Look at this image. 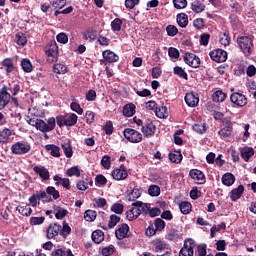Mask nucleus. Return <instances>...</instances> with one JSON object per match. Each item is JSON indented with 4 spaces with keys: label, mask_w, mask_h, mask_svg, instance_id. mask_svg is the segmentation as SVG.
I'll use <instances>...</instances> for the list:
<instances>
[{
    "label": "nucleus",
    "mask_w": 256,
    "mask_h": 256,
    "mask_svg": "<svg viewBox=\"0 0 256 256\" xmlns=\"http://www.w3.org/2000/svg\"><path fill=\"white\" fill-rule=\"evenodd\" d=\"M102 56H103V59L107 61V63H116V61H119V56L111 50H105L102 53Z\"/></svg>",
    "instance_id": "obj_19"
},
{
    "label": "nucleus",
    "mask_w": 256,
    "mask_h": 256,
    "mask_svg": "<svg viewBox=\"0 0 256 256\" xmlns=\"http://www.w3.org/2000/svg\"><path fill=\"white\" fill-rule=\"evenodd\" d=\"M11 101V94L7 92V86L0 89V111L4 109Z\"/></svg>",
    "instance_id": "obj_12"
},
{
    "label": "nucleus",
    "mask_w": 256,
    "mask_h": 256,
    "mask_svg": "<svg viewBox=\"0 0 256 256\" xmlns=\"http://www.w3.org/2000/svg\"><path fill=\"white\" fill-rule=\"evenodd\" d=\"M31 151V144L27 141H19L11 146L13 155H27Z\"/></svg>",
    "instance_id": "obj_3"
},
{
    "label": "nucleus",
    "mask_w": 256,
    "mask_h": 256,
    "mask_svg": "<svg viewBox=\"0 0 256 256\" xmlns=\"http://www.w3.org/2000/svg\"><path fill=\"white\" fill-rule=\"evenodd\" d=\"M16 43L19 47H25L27 45V36L24 33L18 32L16 34Z\"/></svg>",
    "instance_id": "obj_39"
},
{
    "label": "nucleus",
    "mask_w": 256,
    "mask_h": 256,
    "mask_svg": "<svg viewBox=\"0 0 256 256\" xmlns=\"http://www.w3.org/2000/svg\"><path fill=\"white\" fill-rule=\"evenodd\" d=\"M220 43L221 45H224V47H227V45L231 43V37H229V32H224L220 35Z\"/></svg>",
    "instance_id": "obj_52"
},
{
    "label": "nucleus",
    "mask_w": 256,
    "mask_h": 256,
    "mask_svg": "<svg viewBox=\"0 0 256 256\" xmlns=\"http://www.w3.org/2000/svg\"><path fill=\"white\" fill-rule=\"evenodd\" d=\"M132 208L126 212V217L128 221H135L139 215L142 213H147V204L141 202V201H136L132 203Z\"/></svg>",
    "instance_id": "obj_1"
},
{
    "label": "nucleus",
    "mask_w": 256,
    "mask_h": 256,
    "mask_svg": "<svg viewBox=\"0 0 256 256\" xmlns=\"http://www.w3.org/2000/svg\"><path fill=\"white\" fill-rule=\"evenodd\" d=\"M230 100L236 107H245V105H247V96L239 92L232 93Z\"/></svg>",
    "instance_id": "obj_8"
},
{
    "label": "nucleus",
    "mask_w": 256,
    "mask_h": 256,
    "mask_svg": "<svg viewBox=\"0 0 256 256\" xmlns=\"http://www.w3.org/2000/svg\"><path fill=\"white\" fill-rule=\"evenodd\" d=\"M59 233H61V225L52 223L46 230V237L47 239H55Z\"/></svg>",
    "instance_id": "obj_14"
},
{
    "label": "nucleus",
    "mask_w": 256,
    "mask_h": 256,
    "mask_svg": "<svg viewBox=\"0 0 256 256\" xmlns=\"http://www.w3.org/2000/svg\"><path fill=\"white\" fill-rule=\"evenodd\" d=\"M71 234V227L67 222H63V226H61L60 235L63 239H67Z\"/></svg>",
    "instance_id": "obj_40"
},
{
    "label": "nucleus",
    "mask_w": 256,
    "mask_h": 256,
    "mask_svg": "<svg viewBox=\"0 0 256 256\" xmlns=\"http://www.w3.org/2000/svg\"><path fill=\"white\" fill-rule=\"evenodd\" d=\"M89 185H93V182L86 178L85 180L78 181L76 187L78 191H87L89 189Z\"/></svg>",
    "instance_id": "obj_35"
},
{
    "label": "nucleus",
    "mask_w": 256,
    "mask_h": 256,
    "mask_svg": "<svg viewBox=\"0 0 256 256\" xmlns=\"http://www.w3.org/2000/svg\"><path fill=\"white\" fill-rule=\"evenodd\" d=\"M227 98V94H225L223 91L221 90H217L216 92H214V94L212 95V99L215 103H223V101H225V99Z\"/></svg>",
    "instance_id": "obj_34"
},
{
    "label": "nucleus",
    "mask_w": 256,
    "mask_h": 256,
    "mask_svg": "<svg viewBox=\"0 0 256 256\" xmlns=\"http://www.w3.org/2000/svg\"><path fill=\"white\" fill-rule=\"evenodd\" d=\"M179 207H180V211H181V213H183V215H189L191 213V208H192L191 203L182 202Z\"/></svg>",
    "instance_id": "obj_45"
},
{
    "label": "nucleus",
    "mask_w": 256,
    "mask_h": 256,
    "mask_svg": "<svg viewBox=\"0 0 256 256\" xmlns=\"http://www.w3.org/2000/svg\"><path fill=\"white\" fill-rule=\"evenodd\" d=\"M66 175L68 177H81V170L78 166H73L67 170Z\"/></svg>",
    "instance_id": "obj_43"
},
{
    "label": "nucleus",
    "mask_w": 256,
    "mask_h": 256,
    "mask_svg": "<svg viewBox=\"0 0 256 256\" xmlns=\"http://www.w3.org/2000/svg\"><path fill=\"white\" fill-rule=\"evenodd\" d=\"M157 128L155 127V124L148 120L142 127L141 132L143 133L144 137H153L155 135V130Z\"/></svg>",
    "instance_id": "obj_15"
},
{
    "label": "nucleus",
    "mask_w": 256,
    "mask_h": 256,
    "mask_svg": "<svg viewBox=\"0 0 256 256\" xmlns=\"http://www.w3.org/2000/svg\"><path fill=\"white\" fill-rule=\"evenodd\" d=\"M33 171L34 173H36V175H39V177L42 178L43 181H48L50 175L47 168H45L44 166H34Z\"/></svg>",
    "instance_id": "obj_17"
},
{
    "label": "nucleus",
    "mask_w": 256,
    "mask_h": 256,
    "mask_svg": "<svg viewBox=\"0 0 256 256\" xmlns=\"http://www.w3.org/2000/svg\"><path fill=\"white\" fill-rule=\"evenodd\" d=\"M65 119V125L66 127H73V125H77V115L76 114H68L66 116H64Z\"/></svg>",
    "instance_id": "obj_28"
},
{
    "label": "nucleus",
    "mask_w": 256,
    "mask_h": 256,
    "mask_svg": "<svg viewBox=\"0 0 256 256\" xmlns=\"http://www.w3.org/2000/svg\"><path fill=\"white\" fill-rule=\"evenodd\" d=\"M176 22L182 29H185L189 25V16L185 13L177 14Z\"/></svg>",
    "instance_id": "obj_20"
},
{
    "label": "nucleus",
    "mask_w": 256,
    "mask_h": 256,
    "mask_svg": "<svg viewBox=\"0 0 256 256\" xmlns=\"http://www.w3.org/2000/svg\"><path fill=\"white\" fill-rule=\"evenodd\" d=\"M111 211L117 215H121V213H123V204L115 203L112 205Z\"/></svg>",
    "instance_id": "obj_62"
},
{
    "label": "nucleus",
    "mask_w": 256,
    "mask_h": 256,
    "mask_svg": "<svg viewBox=\"0 0 256 256\" xmlns=\"http://www.w3.org/2000/svg\"><path fill=\"white\" fill-rule=\"evenodd\" d=\"M135 104H126L123 108V116L124 117H133L135 113Z\"/></svg>",
    "instance_id": "obj_36"
},
{
    "label": "nucleus",
    "mask_w": 256,
    "mask_h": 256,
    "mask_svg": "<svg viewBox=\"0 0 256 256\" xmlns=\"http://www.w3.org/2000/svg\"><path fill=\"white\" fill-rule=\"evenodd\" d=\"M238 47L246 57H249L253 51V37L240 36L237 38Z\"/></svg>",
    "instance_id": "obj_2"
},
{
    "label": "nucleus",
    "mask_w": 256,
    "mask_h": 256,
    "mask_svg": "<svg viewBox=\"0 0 256 256\" xmlns=\"http://www.w3.org/2000/svg\"><path fill=\"white\" fill-rule=\"evenodd\" d=\"M193 26L198 30L203 29V27H205V20H203V18L195 19L193 21Z\"/></svg>",
    "instance_id": "obj_63"
},
{
    "label": "nucleus",
    "mask_w": 256,
    "mask_h": 256,
    "mask_svg": "<svg viewBox=\"0 0 256 256\" xmlns=\"http://www.w3.org/2000/svg\"><path fill=\"white\" fill-rule=\"evenodd\" d=\"M123 25V21L121 19L116 18L111 22V29L114 32L121 31V26Z\"/></svg>",
    "instance_id": "obj_48"
},
{
    "label": "nucleus",
    "mask_w": 256,
    "mask_h": 256,
    "mask_svg": "<svg viewBox=\"0 0 256 256\" xmlns=\"http://www.w3.org/2000/svg\"><path fill=\"white\" fill-rule=\"evenodd\" d=\"M231 133H233V126L231 124L226 125L218 132L221 139H226L231 135Z\"/></svg>",
    "instance_id": "obj_29"
},
{
    "label": "nucleus",
    "mask_w": 256,
    "mask_h": 256,
    "mask_svg": "<svg viewBox=\"0 0 256 256\" xmlns=\"http://www.w3.org/2000/svg\"><path fill=\"white\" fill-rule=\"evenodd\" d=\"M45 149L46 151H50V155H52V157H61L60 149L55 146V144H47Z\"/></svg>",
    "instance_id": "obj_31"
},
{
    "label": "nucleus",
    "mask_w": 256,
    "mask_h": 256,
    "mask_svg": "<svg viewBox=\"0 0 256 256\" xmlns=\"http://www.w3.org/2000/svg\"><path fill=\"white\" fill-rule=\"evenodd\" d=\"M105 240V234L101 230H96L92 233V241L98 244Z\"/></svg>",
    "instance_id": "obj_30"
},
{
    "label": "nucleus",
    "mask_w": 256,
    "mask_h": 256,
    "mask_svg": "<svg viewBox=\"0 0 256 256\" xmlns=\"http://www.w3.org/2000/svg\"><path fill=\"white\" fill-rule=\"evenodd\" d=\"M11 137H13V130L4 128L0 133V143H11Z\"/></svg>",
    "instance_id": "obj_18"
},
{
    "label": "nucleus",
    "mask_w": 256,
    "mask_h": 256,
    "mask_svg": "<svg viewBox=\"0 0 256 256\" xmlns=\"http://www.w3.org/2000/svg\"><path fill=\"white\" fill-rule=\"evenodd\" d=\"M112 177L116 181H123L129 177V174L127 173V168L124 164L120 165L119 168H116L112 171Z\"/></svg>",
    "instance_id": "obj_11"
},
{
    "label": "nucleus",
    "mask_w": 256,
    "mask_h": 256,
    "mask_svg": "<svg viewBox=\"0 0 256 256\" xmlns=\"http://www.w3.org/2000/svg\"><path fill=\"white\" fill-rule=\"evenodd\" d=\"M195 249V241L193 239H187L184 242V246L179 252V256H193Z\"/></svg>",
    "instance_id": "obj_7"
},
{
    "label": "nucleus",
    "mask_w": 256,
    "mask_h": 256,
    "mask_svg": "<svg viewBox=\"0 0 256 256\" xmlns=\"http://www.w3.org/2000/svg\"><path fill=\"white\" fill-rule=\"evenodd\" d=\"M148 195L150 197H159L161 195V188L157 185H151L148 188Z\"/></svg>",
    "instance_id": "obj_41"
},
{
    "label": "nucleus",
    "mask_w": 256,
    "mask_h": 256,
    "mask_svg": "<svg viewBox=\"0 0 256 256\" xmlns=\"http://www.w3.org/2000/svg\"><path fill=\"white\" fill-rule=\"evenodd\" d=\"M253 155H255L253 148L245 147L241 150V157L244 161H249Z\"/></svg>",
    "instance_id": "obj_33"
},
{
    "label": "nucleus",
    "mask_w": 256,
    "mask_h": 256,
    "mask_svg": "<svg viewBox=\"0 0 256 256\" xmlns=\"http://www.w3.org/2000/svg\"><path fill=\"white\" fill-rule=\"evenodd\" d=\"M62 149L64 151L65 157L68 159L73 157V147L71 146V142L69 140H64L62 142Z\"/></svg>",
    "instance_id": "obj_22"
},
{
    "label": "nucleus",
    "mask_w": 256,
    "mask_h": 256,
    "mask_svg": "<svg viewBox=\"0 0 256 256\" xmlns=\"http://www.w3.org/2000/svg\"><path fill=\"white\" fill-rule=\"evenodd\" d=\"M101 165L104 169H111V157L109 155H105L101 159Z\"/></svg>",
    "instance_id": "obj_56"
},
{
    "label": "nucleus",
    "mask_w": 256,
    "mask_h": 256,
    "mask_svg": "<svg viewBox=\"0 0 256 256\" xmlns=\"http://www.w3.org/2000/svg\"><path fill=\"white\" fill-rule=\"evenodd\" d=\"M141 197V191L137 188L133 189L128 195V201H135Z\"/></svg>",
    "instance_id": "obj_54"
},
{
    "label": "nucleus",
    "mask_w": 256,
    "mask_h": 256,
    "mask_svg": "<svg viewBox=\"0 0 256 256\" xmlns=\"http://www.w3.org/2000/svg\"><path fill=\"white\" fill-rule=\"evenodd\" d=\"M46 193L47 195H51V197H53V199L55 200L59 199L60 197L59 190L55 189V187L53 186H48L46 189Z\"/></svg>",
    "instance_id": "obj_49"
},
{
    "label": "nucleus",
    "mask_w": 256,
    "mask_h": 256,
    "mask_svg": "<svg viewBox=\"0 0 256 256\" xmlns=\"http://www.w3.org/2000/svg\"><path fill=\"white\" fill-rule=\"evenodd\" d=\"M2 65L6 68V73H13L15 71V65L13 64V60L11 58H6L2 61Z\"/></svg>",
    "instance_id": "obj_32"
},
{
    "label": "nucleus",
    "mask_w": 256,
    "mask_h": 256,
    "mask_svg": "<svg viewBox=\"0 0 256 256\" xmlns=\"http://www.w3.org/2000/svg\"><path fill=\"white\" fill-rule=\"evenodd\" d=\"M56 121L54 117H50L47 122L42 119L38 120V126L36 127L37 131H41V133H49L55 129Z\"/></svg>",
    "instance_id": "obj_4"
},
{
    "label": "nucleus",
    "mask_w": 256,
    "mask_h": 256,
    "mask_svg": "<svg viewBox=\"0 0 256 256\" xmlns=\"http://www.w3.org/2000/svg\"><path fill=\"white\" fill-rule=\"evenodd\" d=\"M84 219L85 221H93L94 219H97V212L94 210H86L84 213Z\"/></svg>",
    "instance_id": "obj_47"
},
{
    "label": "nucleus",
    "mask_w": 256,
    "mask_h": 256,
    "mask_svg": "<svg viewBox=\"0 0 256 256\" xmlns=\"http://www.w3.org/2000/svg\"><path fill=\"white\" fill-rule=\"evenodd\" d=\"M71 110L77 113L78 115H83V108L77 102H72L70 104Z\"/></svg>",
    "instance_id": "obj_59"
},
{
    "label": "nucleus",
    "mask_w": 256,
    "mask_h": 256,
    "mask_svg": "<svg viewBox=\"0 0 256 256\" xmlns=\"http://www.w3.org/2000/svg\"><path fill=\"white\" fill-rule=\"evenodd\" d=\"M67 213H69V211H67L66 209H63L61 207H57L54 210V215H55L56 219H64L65 216L67 215Z\"/></svg>",
    "instance_id": "obj_46"
},
{
    "label": "nucleus",
    "mask_w": 256,
    "mask_h": 256,
    "mask_svg": "<svg viewBox=\"0 0 256 256\" xmlns=\"http://www.w3.org/2000/svg\"><path fill=\"white\" fill-rule=\"evenodd\" d=\"M166 32H167L168 37H175V35H177V33H179V29L175 25H168L166 27Z\"/></svg>",
    "instance_id": "obj_51"
},
{
    "label": "nucleus",
    "mask_w": 256,
    "mask_h": 256,
    "mask_svg": "<svg viewBox=\"0 0 256 256\" xmlns=\"http://www.w3.org/2000/svg\"><path fill=\"white\" fill-rule=\"evenodd\" d=\"M175 9H185L187 7V0H173Z\"/></svg>",
    "instance_id": "obj_61"
},
{
    "label": "nucleus",
    "mask_w": 256,
    "mask_h": 256,
    "mask_svg": "<svg viewBox=\"0 0 256 256\" xmlns=\"http://www.w3.org/2000/svg\"><path fill=\"white\" fill-rule=\"evenodd\" d=\"M127 233H129V225L122 224L115 232L116 237L121 241L127 237Z\"/></svg>",
    "instance_id": "obj_21"
},
{
    "label": "nucleus",
    "mask_w": 256,
    "mask_h": 256,
    "mask_svg": "<svg viewBox=\"0 0 256 256\" xmlns=\"http://www.w3.org/2000/svg\"><path fill=\"white\" fill-rule=\"evenodd\" d=\"M184 100L188 107H197L199 105V97L193 92L187 93Z\"/></svg>",
    "instance_id": "obj_16"
},
{
    "label": "nucleus",
    "mask_w": 256,
    "mask_h": 256,
    "mask_svg": "<svg viewBox=\"0 0 256 256\" xmlns=\"http://www.w3.org/2000/svg\"><path fill=\"white\" fill-rule=\"evenodd\" d=\"M184 62L193 69H197L201 65V59L193 53H186L184 56Z\"/></svg>",
    "instance_id": "obj_9"
},
{
    "label": "nucleus",
    "mask_w": 256,
    "mask_h": 256,
    "mask_svg": "<svg viewBox=\"0 0 256 256\" xmlns=\"http://www.w3.org/2000/svg\"><path fill=\"white\" fill-rule=\"evenodd\" d=\"M147 213L150 217H159V215L161 214V209L154 207V208H149V206H147Z\"/></svg>",
    "instance_id": "obj_58"
},
{
    "label": "nucleus",
    "mask_w": 256,
    "mask_h": 256,
    "mask_svg": "<svg viewBox=\"0 0 256 256\" xmlns=\"http://www.w3.org/2000/svg\"><path fill=\"white\" fill-rule=\"evenodd\" d=\"M50 256H67V252L63 248H56L51 252Z\"/></svg>",
    "instance_id": "obj_64"
},
{
    "label": "nucleus",
    "mask_w": 256,
    "mask_h": 256,
    "mask_svg": "<svg viewBox=\"0 0 256 256\" xmlns=\"http://www.w3.org/2000/svg\"><path fill=\"white\" fill-rule=\"evenodd\" d=\"M83 39H85V41H95V39H97V31L88 30L83 34Z\"/></svg>",
    "instance_id": "obj_44"
},
{
    "label": "nucleus",
    "mask_w": 256,
    "mask_h": 256,
    "mask_svg": "<svg viewBox=\"0 0 256 256\" xmlns=\"http://www.w3.org/2000/svg\"><path fill=\"white\" fill-rule=\"evenodd\" d=\"M191 179L198 185H204L206 182L205 174L199 169H192L189 173Z\"/></svg>",
    "instance_id": "obj_13"
},
{
    "label": "nucleus",
    "mask_w": 256,
    "mask_h": 256,
    "mask_svg": "<svg viewBox=\"0 0 256 256\" xmlns=\"http://www.w3.org/2000/svg\"><path fill=\"white\" fill-rule=\"evenodd\" d=\"M154 227L156 228V231H163V229H165V222L163 221V219L161 218H156L154 223H153Z\"/></svg>",
    "instance_id": "obj_53"
},
{
    "label": "nucleus",
    "mask_w": 256,
    "mask_h": 256,
    "mask_svg": "<svg viewBox=\"0 0 256 256\" xmlns=\"http://www.w3.org/2000/svg\"><path fill=\"white\" fill-rule=\"evenodd\" d=\"M21 67L24 73H31L33 71V64H31V60L24 58L21 61Z\"/></svg>",
    "instance_id": "obj_37"
},
{
    "label": "nucleus",
    "mask_w": 256,
    "mask_h": 256,
    "mask_svg": "<svg viewBox=\"0 0 256 256\" xmlns=\"http://www.w3.org/2000/svg\"><path fill=\"white\" fill-rule=\"evenodd\" d=\"M168 248V245L167 243L163 242V241H160V242H157L155 245H154V251L156 253H161V251H165V249Z\"/></svg>",
    "instance_id": "obj_55"
},
{
    "label": "nucleus",
    "mask_w": 256,
    "mask_h": 256,
    "mask_svg": "<svg viewBox=\"0 0 256 256\" xmlns=\"http://www.w3.org/2000/svg\"><path fill=\"white\" fill-rule=\"evenodd\" d=\"M16 210H18V212L21 215H24L25 217H29V215H31L33 213L31 206H29V204H25V203H22L21 205H19L16 208Z\"/></svg>",
    "instance_id": "obj_25"
},
{
    "label": "nucleus",
    "mask_w": 256,
    "mask_h": 256,
    "mask_svg": "<svg viewBox=\"0 0 256 256\" xmlns=\"http://www.w3.org/2000/svg\"><path fill=\"white\" fill-rule=\"evenodd\" d=\"M222 183L226 187H231V185H233V183H235V175H233L232 173H225L222 176Z\"/></svg>",
    "instance_id": "obj_27"
},
{
    "label": "nucleus",
    "mask_w": 256,
    "mask_h": 256,
    "mask_svg": "<svg viewBox=\"0 0 256 256\" xmlns=\"http://www.w3.org/2000/svg\"><path fill=\"white\" fill-rule=\"evenodd\" d=\"M205 3H203V0H195L191 4V9L194 11V13H203L205 11Z\"/></svg>",
    "instance_id": "obj_23"
},
{
    "label": "nucleus",
    "mask_w": 256,
    "mask_h": 256,
    "mask_svg": "<svg viewBox=\"0 0 256 256\" xmlns=\"http://www.w3.org/2000/svg\"><path fill=\"white\" fill-rule=\"evenodd\" d=\"M124 137L127 141H130V143H141V141H143V134L131 128L124 130Z\"/></svg>",
    "instance_id": "obj_6"
},
{
    "label": "nucleus",
    "mask_w": 256,
    "mask_h": 256,
    "mask_svg": "<svg viewBox=\"0 0 256 256\" xmlns=\"http://www.w3.org/2000/svg\"><path fill=\"white\" fill-rule=\"evenodd\" d=\"M210 57L216 63H225L227 61V51L222 49L213 50L210 52Z\"/></svg>",
    "instance_id": "obj_10"
},
{
    "label": "nucleus",
    "mask_w": 256,
    "mask_h": 256,
    "mask_svg": "<svg viewBox=\"0 0 256 256\" xmlns=\"http://www.w3.org/2000/svg\"><path fill=\"white\" fill-rule=\"evenodd\" d=\"M46 55H47V61L48 63H55L59 57V47H57V43L51 42L46 47Z\"/></svg>",
    "instance_id": "obj_5"
},
{
    "label": "nucleus",
    "mask_w": 256,
    "mask_h": 256,
    "mask_svg": "<svg viewBox=\"0 0 256 256\" xmlns=\"http://www.w3.org/2000/svg\"><path fill=\"white\" fill-rule=\"evenodd\" d=\"M53 71L58 75H65V73H67V66L61 63H57L53 66Z\"/></svg>",
    "instance_id": "obj_42"
},
{
    "label": "nucleus",
    "mask_w": 256,
    "mask_h": 256,
    "mask_svg": "<svg viewBox=\"0 0 256 256\" xmlns=\"http://www.w3.org/2000/svg\"><path fill=\"white\" fill-rule=\"evenodd\" d=\"M174 73L175 75H178V77H181V79L187 80V72L179 66L174 67Z\"/></svg>",
    "instance_id": "obj_57"
},
{
    "label": "nucleus",
    "mask_w": 256,
    "mask_h": 256,
    "mask_svg": "<svg viewBox=\"0 0 256 256\" xmlns=\"http://www.w3.org/2000/svg\"><path fill=\"white\" fill-rule=\"evenodd\" d=\"M155 115L158 119H167L169 117V110L166 106H159L155 110Z\"/></svg>",
    "instance_id": "obj_26"
},
{
    "label": "nucleus",
    "mask_w": 256,
    "mask_h": 256,
    "mask_svg": "<svg viewBox=\"0 0 256 256\" xmlns=\"http://www.w3.org/2000/svg\"><path fill=\"white\" fill-rule=\"evenodd\" d=\"M243 191H245V187L243 185H239L237 188L231 191V201H237V199H241V195H243Z\"/></svg>",
    "instance_id": "obj_24"
},
{
    "label": "nucleus",
    "mask_w": 256,
    "mask_h": 256,
    "mask_svg": "<svg viewBox=\"0 0 256 256\" xmlns=\"http://www.w3.org/2000/svg\"><path fill=\"white\" fill-rule=\"evenodd\" d=\"M44 222H45V217H43V216L30 218L31 225H43Z\"/></svg>",
    "instance_id": "obj_60"
},
{
    "label": "nucleus",
    "mask_w": 256,
    "mask_h": 256,
    "mask_svg": "<svg viewBox=\"0 0 256 256\" xmlns=\"http://www.w3.org/2000/svg\"><path fill=\"white\" fill-rule=\"evenodd\" d=\"M119 221H121V217L117 216L116 214H112L108 223L109 229H113V227H115Z\"/></svg>",
    "instance_id": "obj_50"
},
{
    "label": "nucleus",
    "mask_w": 256,
    "mask_h": 256,
    "mask_svg": "<svg viewBox=\"0 0 256 256\" xmlns=\"http://www.w3.org/2000/svg\"><path fill=\"white\" fill-rule=\"evenodd\" d=\"M169 159L172 163H181L183 161V155L179 151H173L169 153Z\"/></svg>",
    "instance_id": "obj_38"
}]
</instances>
